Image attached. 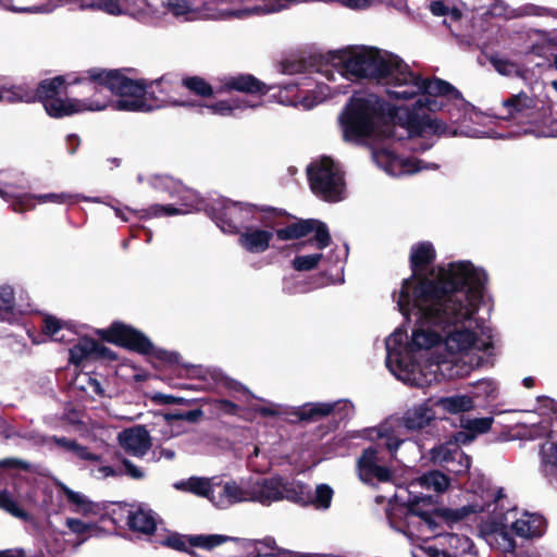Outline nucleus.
<instances>
[{
  "label": "nucleus",
  "instance_id": "obj_17",
  "mask_svg": "<svg viewBox=\"0 0 557 557\" xmlns=\"http://www.w3.org/2000/svg\"><path fill=\"white\" fill-rule=\"evenodd\" d=\"M357 471L359 479L366 484L375 485L393 479V471L382 461L379 449L374 446L362 451L357 460Z\"/></svg>",
  "mask_w": 557,
  "mask_h": 557
},
{
  "label": "nucleus",
  "instance_id": "obj_19",
  "mask_svg": "<svg viewBox=\"0 0 557 557\" xmlns=\"http://www.w3.org/2000/svg\"><path fill=\"white\" fill-rule=\"evenodd\" d=\"M311 232H314V236L311 242L314 243V246L318 249L322 250L330 245L331 236L329 228L325 223L319 220H302L283 228L276 227L274 231L277 238L281 240L297 239L307 236Z\"/></svg>",
  "mask_w": 557,
  "mask_h": 557
},
{
  "label": "nucleus",
  "instance_id": "obj_35",
  "mask_svg": "<svg viewBox=\"0 0 557 557\" xmlns=\"http://www.w3.org/2000/svg\"><path fill=\"white\" fill-rule=\"evenodd\" d=\"M216 476H190L188 479L176 481L173 487L181 492L194 494L198 497L207 498L212 504V495L215 494Z\"/></svg>",
  "mask_w": 557,
  "mask_h": 557
},
{
  "label": "nucleus",
  "instance_id": "obj_57",
  "mask_svg": "<svg viewBox=\"0 0 557 557\" xmlns=\"http://www.w3.org/2000/svg\"><path fill=\"white\" fill-rule=\"evenodd\" d=\"M430 11L436 16L449 15L454 20L460 17V12L457 9L446 5L443 1H433L430 4Z\"/></svg>",
  "mask_w": 557,
  "mask_h": 557
},
{
  "label": "nucleus",
  "instance_id": "obj_27",
  "mask_svg": "<svg viewBox=\"0 0 557 557\" xmlns=\"http://www.w3.org/2000/svg\"><path fill=\"white\" fill-rule=\"evenodd\" d=\"M74 5L81 10H99L109 15H126L133 18L134 0H53V11Z\"/></svg>",
  "mask_w": 557,
  "mask_h": 557
},
{
  "label": "nucleus",
  "instance_id": "obj_3",
  "mask_svg": "<svg viewBox=\"0 0 557 557\" xmlns=\"http://www.w3.org/2000/svg\"><path fill=\"white\" fill-rule=\"evenodd\" d=\"M70 84H75L81 95L71 106L75 114L97 112L107 109L110 103L114 110L128 112H149L156 109L148 95L147 79H133L119 70L92 69L73 76Z\"/></svg>",
  "mask_w": 557,
  "mask_h": 557
},
{
  "label": "nucleus",
  "instance_id": "obj_24",
  "mask_svg": "<svg viewBox=\"0 0 557 557\" xmlns=\"http://www.w3.org/2000/svg\"><path fill=\"white\" fill-rule=\"evenodd\" d=\"M208 214L223 233H240V202L218 198L210 203Z\"/></svg>",
  "mask_w": 557,
  "mask_h": 557
},
{
  "label": "nucleus",
  "instance_id": "obj_22",
  "mask_svg": "<svg viewBox=\"0 0 557 557\" xmlns=\"http://www.w3.org/2000/svg\"><path fill=\"white\" fill-rule=\"evenodd\" d=\"M249 490V478L228 481L216 478L212 505L220 509H226L235 504L251 502Z\"/></svg>",
  "mask_w": 557,
  "mask_h": 557
},
{
  "label": "nucleus",
  "instance_id": "obj_15",
  "mask_svg": "<svg viewBox=\"0 0 557 557\" xmlns=\"http://www.w3.org/2000/svg\"><path fill=\"white\" fill-rule=\"evenodd\" d=\"M449 486V479L440 471H430L414 480L407 486H398L388 500L406 502L409 504L422 503L423 506H433V496L429 492L442 493Z\"/></svg>",
  "mask_w": 557,
  "mask_h": 557
},
{
  "label": "nucleus",
  "instance_id": "obj_26",
  "mask_svg": "<svg viewBox=\"0 0 557 557\" xmlns=\"http://www.w3.org/2000/svg\"><path fill=\"white\" fill-rule=\"evenodd\" d=\"M281 223V218H272L271 225L247 226L239 233L238 244L250 253H262L270 248L274 231Z\"/></svg>",
  "mask_w": 557,
  "mask_h": 557
},
{
  "label": "nucleus",
  "instance_id": "obj_62",
  "mask_svg": "<svg viewBox=\"0 0 557 557\" xmlns=\"http://www.w3.org/2000/svg\"><path fill=\"white\" fill-rule=\"evenodd\" d=\"M256 410L260 414L265 416V417H274V416H280V414H284L287 412L285 407H283L282 405H278V404H273V403H269L264 406H260V407L256 408Z\"/></svg>",
  "mask_w": 557,
  "mask_h": 557
},
{
  "label": "nucleus",
  "instance_id": "obj_21",
  "mask_svg": "<svg viewBox=\"0 0 557 557\" xmlns=\"http://www.w3.org/2000/svg\"><path fill=\"white\" fill-rule=\"evenodd\" d=\"M372 158L379 168L391 176L413 174L423 169H431L426 163L413 158H399L389 148H381L372 151ZM436 166H432L435 169Z\"/></svg>",
  "mask_w": 557,
  "mask_h": 557
},
{
  "label": "nucleus",
  "instance_id": "obj_40",
  "mask_svg": "<svg viewBox=\"0 0 557 557\" xmlns=\"http://www.w3.org/2000/svg\"><path fill=\"white\" fill-rule=\"evenodd\" d=\"M128 527L144 534H151L156 530V518L151 510L137 508L127 516Z\"/></svg>",
  "mask_w": 557,
  "mask_h": 557
},
{
  "label": "nucleus",
  "instance_id": "obj_12",
  "mask_svg": "<svg viewBox=\"0 0 557 557\" xmlns=\"http://www.w3.org/2000/svg\"><path fill=\"white\" fill-rule=\"evenodd\" d=\"M16 185L10 181V174L5 171H0V197L11 203L14 212L22 213L27 210H33L36 206L34 201L39 205L44 203H73L76 200H85L92 202H101L99 198H90L81 195H72L69 193H48V194H17L15 191Z\"/></svg>",
  "mask_w": 557,
  "mask_h": 557
},
{
  "label": "nucleus",
  "instance_id": "obj_38",
  "mask_svg": "<svg viewBox=\"0 0 557 557\" xmlns=\"http://www.w3.org/2000/svg\"><path fill=\"white\" fill-rule=\"evenodd\" d=\"M0 5L15 13L49 14L53 12V0H0Z\"/></svg>",
  "mask_w": 557,
  "mask_h": 557
},
{
  "label": "nucleus",
  "instance_id": "obj_1",
  "mask_svg": "<svg viewBox=\"0 0 557 557\" xmlns=\"http://www.w3.org/2000/svg\"><path fill=\"white\" fill-rule=\"evenodd\" d=\"M436 252L430 242L410 249L412 274L392 294L399 312L416 315L410 342L397 327L386 339V367L399 381L417 387L468 375L493 354V331L478 317L488 275L461 260L429 271Z\"/></svg>",
  "mask_w": 557,
  "mask_h": 557
},
{
  "label": "nucleus",
  "instance_id": "obj_59",
  "mask_svg": "<svg viewBox=\"0 0 557 557\" xmlns=\"http://www.w3.org/2000/svg\"><path fill=\"white\" fill-rule=\"evenodd\" d=\"M65 525L70 529L71 532L78 535L87 534L95 528V524L84 522L76 518H67L65 520Z\"/></svg>",
  "mask_w": 557,
  "mask_h": 557
},
{
  "label": "nucleus",
  "instance_id": "obj_60",
  "mask_svg": "<svg viewBox=\"0 0 557 557\" xmlns=\"http://www.w3.org/2000/svg\"><path fill=\"white\" fill-rule=\"evenodd\" d=\"M121 462L122 468L120 469L123 471V475L125 474L134 480H141L145 478V471L129 459L123 458Z\"/></svg>",
  "mask_w": 557,
  "mask_h": 557
},
{
  "label": "nucleus",
  "instance_id": "obj_42",
  "mask_svg": "<svg viewBox=\"0 0 557 557\" xmlns=\"http://www.w3.org/2000/svg\"><path fill=\"white\" fill-rule=\"evenodd\" d=\"M186 371L189 377L203 381V387L206 388H213L215 384L223 380L222 372L214 368L191 364L186 368Z\"/></svg>",
  "mask_w": 557,
  "mask_h": 557
},
{
  "label": "nucleus",
  "instance_id": "obj_2",
  "mask_svg": "<svg viewBox=\"0 0 557 557\" xmlns=\"http://www.w3.org/2000/svg\"><path fill=\"white\" fill-rule=\"evenodd\" d=\"M318 72L334 84L338 79L374 81L385 87L392 99L408 100L419 96L411 108H398L389 117L385 114V103L377 96H354L338 116L343 139L347 143L406 139L408 149L425 151L441 135H486L476 129H458L433 116L432 113L450 104L458 111L466 109L461 94L445 81L423 78L391 52L368 46L346 47L330 52Z\"/></svg>",
  "mask_w": 557,
  "mask_h": 557
},
{
  "label": "nucleus",
  "instance_id": "obj_47",
  "mask_svg": "<svg viewBox=\"0 0 557 557\" xmlns=\"http://www.w3.org/2000/svg\"><path fill=\"white\" fill-rule=\"evenodd\" d=\"M329 256L322 252L300 255L293 259V268L296 271H310L315 269L323 260H329Z\"/></svg>",
  "mask_w": 557,
  "mask_h": 557
},
{
  "label": "nucleus",
  "instance_id": "obj_18",
  "mask_svg": "<svg viewBox=\"0 0 557 557\" xmlns=\"http://www.w3.org/2000/svg\"><path fill=\"white\" fill-rule=\"evenodd\" d=\"M517 515L516 509L508 510L502 518H493V520L483 521L480 527V532L485 537L486 542L503 553H513L516 548V541L509 534L510 518Z\"/></svg>",
  "mask_w": 557,
  "mask_h": 557
},
{
  "label": "nucleus",
  "instance_id": "obj_63",
  "mask_svg": "<svg viewBox=\"0 0 557 557\" xmlns=\"http://www.w3.org/2000/svg\"><path fill=\"white\" fill-rule=\"evenodd\" d=\"M338 3L343 5L344 8L350 9V10H368L370 9V1L369 0H339Z\"/></svg>",
  "mask_w": 557,
  "mask_h": 557
},
{
  "label": "nucleus",
  "instance_id": "obj_4",
  "mask_svg": "<svg viewBox=\"0 0 557 557\" xmlns=\"http://www.w3.org/2000/svg\"><path fill=\"white\" fill-rule=\"evenodd\" d=\"M133 20L148 27H162L171 20L180 23L248 20L269 11L253 0H134Z\"/></svg>",
  "mask_w": 557,
  "mask_h": 557
},
{
  "label": "nucleus",
  "instance_id": "obj_45",
  "mask_svg": "<svg viewBox=\"0 0 557 557\" xmlns=\"http://www.w3.org/2000/svg\"><path fill=\"white\" fill-rule=\"evenodd\" d=\"M50 441L54 442L59 447L63 448L65 451H70L74 454L77 458L82 460H90L98 461L100 459L99 455L92 454L85 446L79 445L77 442L69 440L66 437H50Z\"/></svg>",
  "mask_w": 557,
  "mask_h": 557
},
{
  "label": "nucleus",
  "instance_id": "obj_32",
  "mask_svg": "<svg viewBox=\"0 0 557 557\" xmlns=\"http://www.w3.org/2000/svg\"><path fill=\"white\" fill-rule=\"evenodd\" d=\"M281 211L240 202V232L247 226L271 225L272 218H281Z\"/></svg>",
  "mask_w": 557,
  "mask_h": 557
},
{
  "label": "nucleus",
  "instance_id": "obj_56",
  "mask_svg": "<svg viewBox=\"0 0 557 557\" xmlns=\"http://www.w3.org/2000/svg\"><path fill=\"white\" fill-rule=\"evenodd\" d=\"M491 63L495 71L504 76H511L518 73V66L508 60L502 58H492Z\"/></svg>",
  "mask_w": 557,
  "mask_h": 557
},
{
  "label": "nucleus",
  "instance_id": "obj_52",
  "mask_svg": "<svg viewBox=\"0 0 557 557\" xmlns=\"http://www.w3.org/2000/svg\"><path fill=\"white\" fill-rule=\"evenodd\" d=\"M0 508L14 517L21 519L27 518V513L22 508H20L13 497L5 491L0 492Z\"/></svg>",
  "mask_w": 557,
  "mask_h": 557
},
{
  "label": "nucleus",
  "instance_id": "obj_58",
  "mask_svg": "<svg viewBox=\"0 0 557 557\" xmlns=\"http://www.w3.org/2000/svg\"><path fill=\"white\" fill-rule=\"evenodd\" d=\"M497 386L492 380H481L475 384V396L492 398L495 396Z\"/></svg>",
  "mask_w": 557,
  "mask_h": 557
},
{
  "label": "nucleus",
  "instance_id": "obj_30",
  "mask_svg": "<svg viewBox=\"0 0 557 557\" xmlns=\"http://www.w3.org/2000/svg\"><path fill=\"white\" fill-rule=\"evenodd\" d=\"M94 358L114 359L115 356L109 348L89 337H79L70 349V362L75 366Z\"/></svg>",
  "mask_w": 557,
  "mask_h": 557
},
{
  "label": "nucleus",
  "instance_id": "obj_23",
  "mask_svg": "<svg viewBox=\"0 0 557 557\" xmlns=\"http://www.w3.org/2000/svg\"><path fill=\"white\" fill-rule=\"evenodd\" d=\"M354 411L352 404L347 399H338L331 403H308L297 407L294 414L300 420L318 421L322 418L333 414L343 420L351 416Z\"/></svg>",
  "mask_w": 557,
  "mask_h": 557
},
{
  "label": "nucleus",
  "instance_id": "obj_6",
  "mask_svg": "<svg viewBox=\"0 0 557 557\" xmlns=\"http://www.w3.org/2000/svg\"><path fill=\"white\" fill-rule=\"evenodd\" d=\"M73 76L75 74L47 78L37 88L28 83L0 86V102L29 103L39 100L42 102L47 114L51 117L60 119L75 114V111H72L71 108L75 102V98H61L63 91L67 92L70 87H75V84H70L69 82Z\"/></svg>",
  "mask_w": 557,
  "mask_h": 557
},
{
  "label": "nucleus",
  "instance_id": "obj_11",
  "mask_svg": "<svg viewBox=\"0 0 557 557\" xmlns=\"http://www.w3.org/2000/svg\"><path fill=\"white\" fill-rule=\"evenodd\" d=\"M312 191L325 201H341L346 196V182L339 163L322 157L307 169Z\"/></svg>",
  "mask_w": 557,
  "mask_h": 557
},
{
  "label": "nucleus",
  "instance_id": "obj_13",
  "mask_svg": "<svg viewBox=\"0 0 557 557\" xmlns=\"http://www.w3.org/2000/svg\"><path fill=\"white\" fill-rule=\"evenodd\" d=\"M99 335L111 343L119 344L143 355H153L169 362L177 363L178 355L166 350H157L151 341L140 331L122 322H114L108 329L100 330Z\"/></svg>",
  "mask_w": 557,
  "mask_h": 557
},
{
  "label": "nucleus",
  "instance_id": "obj_8",
  "mask_svg": "<svg viewBox=\"0 0 557 557\" xmlns=\"http://www.w3.org/2000/svg\"><path fill=\"white\" fill-rule=\"evenodd\" d=\"M539 87H533L531 94L522 90L504 99L497 108L496 116L518 125L524 135L545 138L537 132L548 129V122L543 120V110L549 108V104L535 92Z\"/></svg>",
  "mask_w": 557,
  "mask_h": 557
},
{
  "label": "nucleus",
  "instance_id": "obj_39",
  "mask_svg": "<svg viewBox=\"0 0 557 557\" xmlns=\"http://www.w3.org/2000/svg\"><path fill=\"white\" fill-rule=\"evenodd\" d=\"M42 330L46 335L59 343L74 342V336L76 335V332L69 323L51 315L44 319Z\"/></svg>",
  "mask_w": 557,
  "mask_h": 557
},
{
  "label": "nucleus",
  "instance_id": "obj_46",
  "mask_svg": "<svg viewBox=\"0 0 557 557\" xmlns=\"http://www.w3.org/2000/svg\"><path fill=\"white\" fill-rule=\"evenodd\" d=\"M494 422L493 417H483V418H470V417H461L460 418V428L465 430H469L476 437L478 435L487 433L492 424Z\"/></svg>",
  "mask_w": 557,
  "mask_h": 557
},
{
  "label": "nucleus",
  "instance_id": "obj_5",
  "mask_svg": "<svg viewBox=\"0 0 557 557\" xmlns=\"http://www.w3.org/2000/svg\"><path fill=\"white\" fill-rule=\"evenodd\" d=\"M485 504H470L460 508H444L435 510L434 505L423 506L422 503L409 504L406 502L388 500L386 519L389 527L403 534L410 541L414 537L428 540L440 536L444 530L443 524L450 527L469 515L483 511Z\"/></svg>",
  "mask_w": 557,
  "mask_h": 557
},
{
  "label": "nucleus",
  "instance_id": "obj_34",
  "mask_svg": "<svg viewBox=\"0 0 557 557\" xmlns=\"http://www.w3.org/2000/svg\"><path fill=\"white\" fill-rule=\"evenodd\" d=\"M222 85L216 92L237 90L245 94L260 92L265 95L274 87H265L260 81L251 75L226 76L221 81Z\"/></svg>",
  "mask_w": 557,
  "mask_h": 557
},
{
  "label": "nucleus",
  "instance_id": "obj_61",
  "mask_svg": "<svg viewBox=\"0 0 557 557\" xmlns=\"http://www.w3.org/2000/svg\"><path fill=\"white\" fill-rule=\"evenodd\" d=\"M212 408L219 414H236L238 406L226 399H214L211 401Z\"/></svg>",
  "mask_w": 557,
  "mask_h": 557
},
{
  "label": "nucleus",
  "instance_id": "obj_36",
  "mask_svg": "<svg viewBox=\"0 0 557 557\" xmlns=\"http://www.w3.org/2000/svg\"><path fill=\"white\" fill-rule=\"evenodd\" d=\"M57 486L63 492L72 511L85 517H96L100 513L99 505L91 502L85 494L71 490L62 482H58Z\"/></svg>",
  "mask_w": 557,
  "mask_h": 557
},
{
  "label": "nucleus",
  "instance_id": "obj_54",
  "mask_svg": "<svg viewBox=\"0 0 557 557\" xmlns=\"http://www.w3.org/2000/svg\"><path fill=\"white\" fill-rule=\"evenodd\" d=\"M282 73L285 75H300L310 73V71L305 61L290 60L282 64Z\"/></svg>",
  "mask_w": 557,
  "mask_h": 557
},
{
  "label": "nucleus",
  "instance_id": "obj_16",
  "mask_svg": "<svg viewBox=\"0 0 557 557\" xmlns=\"http://www.w3.org/2000/svg\"><path fill=\"white\" fill-rule=\"evenodd\" d=\"M523 437L529 440H539L547 437V441L541 445V469L549 479L557 478V442L553 431L550 430V421L542 420L541 422L532 421L530 429L523 433Z\"/></svg>",
  "mask_w": 557,
  "mask_h": 557
},
{
  "label": "nucleus",
  "instance_id": "obj_43",
  "mask_svg": "<svg viewBox=\"0 0 557 557\" xmlns=\"http://www.w3.org/2000/svg\"><path fill=\"white\" fill-rule=\"evenodd\" d=\"M435 406L441 407L449 413L469 411L473 408V400L467 395H454L434 399Z\"/></svg>",
  "mask_w": 557,
  "mask_h": 557
},
{
  "label": "nucleus",
  "instance_id": "obj_20",
  "mask_svg": "<svg viewBox=\"0 0 557 557\" xmlns=\"http://www.w3.org/2000/svg\"><path fill=\"white\" fill-rule=\"evenodd\" d=\"M443 542L447 548L440 549L436 546L424 544L412 549L411 557H462L474 554V545L468 536L447 533L444 535Z\"/></svg>",
  "mask_w": 557,
  "mask_h": 557
},
{
  "label": "nucleus",
  "instance_id": "obj_51",
  "mask_svg": "<svg viewBox=\"0 0 557 557\" xmlns=\"http://www.w3.org/2000/svg\"><path fill=\"white\" fill-rule=\"evenodd\" d=\"M231 540V537L224 536V535H196L190 539V543L194 546L202 547V548H213L215 546H219L226 541Z\"/></svg>",
  "mask_w": 557,
  "mask_h": 557
},
{
  "label": "nucleus",
  "instance_id": "obj_28",
  "mask_svg": "<svg viewBox=\"0 0 557 557\" xmlns=\"http://www.w3.org/2000/svg\"><path fill=\"white\" fill-rule=\"evenodd\" d=\"M117 443L128 455L144 457L151 448V436L144 425H134L117 434Z\"/></svg>",
  "mask_w": 557,
  "mask_h": 557
},
{
  "label": "nucleus",
  "instance_id": "obj_50",
  "mask_svg": "<svg viewBox=\"0 0 557 557\" xmlns=\"http://www.w3.org/2000/svg\"><path fill=\"white\" fill-rule=\"evenodd\" d=\"M101 458L98 461H95L96 465L91 467L90 474L97 480H104L108 478H117L123 475V471L120 468H114L109 465H103L100 462Z\"/></svg>",
  "mask_w": 557,
  "mask_h": 557
},
{
  "label": "nucleus",
  "instance_id": "obj_29",
  "mask_svg": "<svg viewBox=\"0 0 557 557\" xmlns=\"http://www.w3.org/2000/svg\"><path fill=\"white\" fill-rule=\"evenodd\" d=\"M473 10L483 16L512 18L524 15H541L544 9L528 4L513 10L502 0H478V3L473 5Z\"/></svg>",
  "mask_w": 557,
  "mask_h": 557
},
{
  "label": "nucleus",
  "instance_id": "obj_31",
  "mask_svg": "<svg viewBox=\"0 0 557 557\" xmlns=\"http://www.w3.org/2000/svg\"><path fill=\"white\" fill-rule=\"evenodd\" d=\"M510 529L523 539L540 537L546 530L545 519L537 513L522 512L510 518Z\"/></svg>",
  "mask_w": 557,
  "mask_h": 557
},
{
  "label": "nucleus",
  "instance_id": "obj_37",
  "mask_svg": "<svg viewBox=\"0 0 557 557\" xmlns=\"http://www.w3.org/2000/svg\"><path fill=\"white\" fill-rule=\"evenodd\" d=\"M251 97L238 96L226 100L218 101L208 107L213 113L222 116L236 115L245 109H252L260 106L259 101H252Z\"/></svg>",
  "mask_w": 557,
  "mask_h": 557
},
{
  "label": "nucleus",
  "instance_id": "obj_64",
  "mask_svg": "<svg viewBox=\"0 0 557 557\" xmlns=\"http://www.w3.org/2000/svg\"><path fill=\"white\" fill-rule=\"evenodd\" d=\"M540 408L542 410L549 411L554 419L557 421V401L549 397H540L539 398Z\"/></svg>",
  "mask_w": 557,
  "mask_h": 557
},
{
  "label": "nucleus",
  "instance_id": "obj_49",
  "mask_svg": "<svg viewBox=\"0 0 557 557\" xmlns=\"http://www.w3.org/2000/svg\"><path fill=\"white\" fill-rule=\"evenodd\" d=\"M76 384L88 394L96 396H104V389L101 383L96 379L89 375L88 373H82L76 379Z\"/></svg>",
  "mask_w": 557,
  "mask_h": 557
},
{
  "label": "nucleus",
  "instance_id": "obj_10",
  "mask_svg": "<svg viewBox=\"0 0 557 557\" xmlns=\"http://www.w3.org/2000/svg\"><path fill=\"white\" fill-rule=\"evenodd\" d=\"M249 484L251 502L265 506L282 499L306 503L309 498L306 484L280 475L249 476Z\"/></svg>",
  "mask_w": 557,
  "mask_h": 557
},
{
  "label": "nucleus",
  "instance_id": "obj_55",
  "mask_svg": "<svg viewBox=\"0 0 557 557\" xmlns=\"http://www.w3.org/2000/svg\"><path fill=\"white\" fill-rule=\"evenodd\" d=\"M203 412L200 409H194L186 412H178V413H171L165 417L166 421L172 424L175 421H187L190 423L197 422L201 417Z\"/></svg>",
  "mask_w": 557,
  "mask_h": 557
},
{
  "label": "nucleus",
  "instance_id": "obj_33",
  "mask_svg": "<svg viewBox=\"0 0 557 557\" xmlns=\"http://www.w3.org/2000/svg\"><path fill=\"white\" fill-rule=\"evenodd\" d=\"M149 91L154 94L148 95L150 101H152L156 109L166 107V106H190L189 102H183L176 100L172 96V91L174 88V84L169 76H162L156 81H148Z\"/></svg>",
  "mask_w": 557,
  "mask_h": 557
},
{
  "label": "nucleus",
  "instance_id": "obj_7",
  "mask_svg": "<svg viewBox=\"0 0 557 557\" xmlns=\"http://www.w3.org/2000/svg\"><path fill=\"white\" fill-rule=\"evenodd\" d=\"M434 407V399L429 398L407 409L401 418L389 417L379 425L364 430V436L372 442H382L391 459L398 460V448L406 443L401 429L418 431L430 425L436 416Z\"/></svg>",
  "mask_w": 557,
  "mask_h": 557
},
{
  "label": "nucleus",
  "instance_id": "obj_14",
  "mask_svg": "<svg viewBox=\"0 0 557 557\" xmlns=\"http://www.w3.org/2000/svg\"><path fill=\"white\" fill-rule=\"evenodd\" d=\"M166 186H173L171 197L176 199L170 205H153L140 211L141 219L169 216L176 214H189L205 210L209 213L210 205L193 189L176 185L173 181H166Z\"/></svg>",
  "mask_w": 557,
  "mask_h": 557
},
{
  "label": "nucleus",
  "instance_id": "obj_48",
  "mask_svg": "<svg viewBox=\"0 0 557 557\" xmlns=\"http://www.w3.org/2000/svg\"><path fill=\"white\" fill-rule=\"evenodd\" d=\"M182 84L188 90L201 97H210L214 92L212 86L198 76L186 77Z\"/></svg>",
  "mask_w": 557,
  "mask_h": 557
},
{
  "label": "nucleus",
  "instance_id": "obj_9",
  "mask_svg": "<svg viewBox=\"0 0 557 557\" xmlns=\"http://www.w3.org/2000/svg\"><path fill=\"white\" fill-rule=\"evenodd\" d=\"M348 87L349 84L330 86L320 82L312 83L309 77L304 76L293 83L277 86L273 97L282 106L308 111L337 95L346 94Z\"/></svg>",
  "mask_w": 557,
  "mask_h": 557
},
{
  "label": "nucleus",
  "instance_id": "obj_53",
  "mask_svg": "<svg viewBox=\"0 0 557 557\" xmlns=\"http://www.w3.org/2000/svg\"><path fill=\"white\" fill-rule=\"evenodd\" d=\"M282 289L287 295L301 294L309 290L308 286L296 275L285 276Z\"/></svg>",
  "mask_w": 557,
  "mask_h": 557
},
{
  "label": "nucleus",
  "instance_id": "obj_25",
  "mask_svg": "<svg viewBox=\"0 0 557 557\" xmlns=\"http://www.w3.org/2000/svg\"><path fill=\"white\" fill-rule=\"evenodd\" d=\"M431 459L434 463L455 474H465L469 471L471 459L456 444L445 443L431 449Z\"/></svg>",
  "mask_w": 557,
  "mask_h": 557
},
{
  "label": "nucleus",
  "instance_id": "obj_44",
  "mask_svg": "<svg viewBox=\"0 0 557 557\" xmlns=\"http://www.w3.org/2000/svg\"><path fill=\"white\" fill-rule=\"evenodd\" d=\"M308 492V500L306 503H300L301 505H313L319 510H326L331 507V503L333 499V490L327 484H319L315 487L314 494L311 496L310 488L306 485Z\"/></svg>",
  "mask_w": 557,
  "mask_h": 557
},
{
  "label": "nucleus",
  "instance_id": "obj_41",
  "mask_svg": "<svg viewBox=\"0 0 557 557\" xmlns=\"http://www.w3.org/2000/svg\"><path fill=\"white\" fill-rule=\"evenodd\" d=\"M18 320L14 290L10 285L0 286V321L13 324Z\"/></svg>",
  "mask_w": 557,
  "mask_h": 557
}]
</instances>
